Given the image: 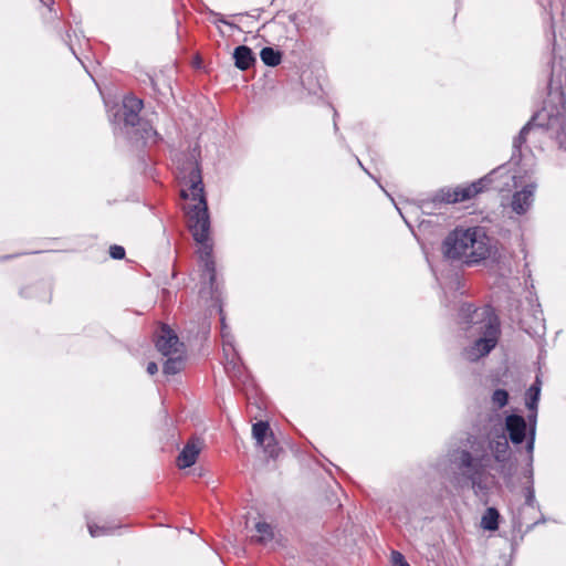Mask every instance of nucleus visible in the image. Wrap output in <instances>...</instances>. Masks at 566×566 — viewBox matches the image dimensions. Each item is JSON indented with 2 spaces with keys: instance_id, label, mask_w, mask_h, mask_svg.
Masks as SVG:
<instances>
[{
  "instance_id": "obj_24",
  "label": "nucleus",
  "mask_w": 566,
  "mask_h": 566,
  "mask_svg": "<svg viewBox=\"0 0 566 566\" xmlns=\"http://www.w3.org/2000/svg\"><path fill=\"white\" fill-rule=\"evenodd\" d=\"M87 527H88V532H90L92 537L109 535V534L113 533V531L115 528L113 526H105V525L104 526H98V525L92 524V523H88Z\"/></svg>"
},
{
  "instance_id": "obj_33",
  "label": "nucleus",
  "mask_w": 566,
  "mask_h": 566,
  "mask_svg": "<svg viewBox=\"0 0 566 566\" xmlns=\"http://www.w3.org/2000/svg\"><path fill=\"white\" fill-rule=\"evenodd\" d=\"M45 301H50L51 300V293L49 292L48 294V297H44Z\"/></svg>"
},
{
  "instance_id": "obj_29",
  "label": "nucleus",
  "mask_w": 566,
  "mask_h": 566,
  "mask_svg": "<svg viewBox=\"0 0 566 566\" xmlns=\"http://www.w3.org/2000/svg\"><path fill=\"white\" fill-rule=\"evenodd\" d=\"M144 134L142 137L145 139V142H156L157 133L153 127L143 128Z\"/></svg>"
},
{
  "instance_id": "obj_7",
  "label": "nucleus",
  "mask_w": 566,
  "mask_h": 566,
  "mask_svg": "<svg viewBox=\"0 0 566 566\" xmlns=\"http://www.w3.org/2000/svg\"><path fill=\"white\" fill-rule=\"evenodd\" d=\"M223 366L227 375L232 379L237 386L239 382L245 385L249 380V375L235 347H223Z\"/></svg>"
},
{
  "instance_id": "obj_18",
  "label": "nucleus",
  "mask_w": 566,
  "mask_h": 566,
  "mask_svg": "<svg viewBox=\"0 0 566 566\" xmlns=\"http://www.w3.org/2000/svg\"><path fill=\"white\" fill-rule=\"evenodd\" d=\"M541 385L542 382L539 377H536L535 381L526 391L525 403L528 410H535L537 408L541 395Z\"/></svg>"
},
{
  "instance_id": "obj_22",
  "label": "nucleus",
  "mask_w": 566,
  "mask_h": 566,
  "mask_svg": "<svg viewBox=\"0 0 566 566\" xmlns=\"http://www.w3.org/2000/svg\"><path fill=\"white\" fill-rule=\"evenodd\" d=\"M176 357H169L163 366V371L166 375H175L182 368V358L180 354H176Z\"/></svg>"
},
{
  "instance_id": "obj_2",
  "label": "nucleus",
  "mask_w": 566,
  "mask_h": 566,
  "mask_svg": "<svg viewBox=\"0 0 566 566\" xmlns=\"http://www.w3.org/2000/svg\"><path fill=\"white\" fill-rule=\"evenodd\" d=\"M459 323L467 325L476 338L471 346L462 352L464 359L476 361L489 355L497 345L501 335L500 318L491 305L475 307L463 303L459 308Z\"/></svg>"
},
{
  "instance_id": "obj_5",
  "label": "nucleus",
  "mask_w": 566,
  "mask_h": 566,
  "mask_svg": "<svg viewBox=\"0 0 566 566\" xmlns=\"http://www.w3.org/2000/svg\"><path fill=\"white\" fill-rule=\"evenodd\" d=\"M485 179H478L467 186H457L454 188H441L433 197L432 202L434 203H458L464 202L474 198L476 195L483 191Z\"/></svg>"
},
{
  "instance_id": "obj_30",
  "label": "nucleus",
  "mask_w": 566,
  "mask_h": 566,
  "mask_svg": "<svg viewBox=\"0 0 566 566\" xmlns=\"http://www.w3.org/2000/svg\"><path fill=\"white\" fill-rule=\"evenodd\" d=\"M146 370L149 375L153 376L158 371V366L155 361H150V363H148Z\"/></svg>"
},
{
  "instance_id": "obj_13",
  "label": "nucleus",
  "mask_w": 566,
  "mask_h": 566,
  "mask_svg": "<svg viewBox=\"0 0 566 566\" xmlns=\"http://www.w3.org/2000/svg\"><path fill=\"white\" fill-rule=\"evenodd\" d=\"M143 107L142 99L127 96L123 102L124 120L126 125L135 126L139 123V112Z\"/></svg>"
},
{
  "instance_id": "obj_16",
  "label": "nucleus",
  "mask_w": 566,
  "mask_h": 566,
  "mask_svg": "<svg viewBox=\"0 0 566 566\" xmlns=\"http://www.w3.org/2000/svg\"><path fill=\"white\" fill-rule=\"evenodd\" d=\"M530 415L527 416V429L528 437L526 441V452L528 457V465L532 467L533 463V452L535 447V437H536V419H537V408L535 410H530Z\"/></svg>"
},
{
  "instance_id": "obj_9",
  "label": "nucleus",
  "mask_w": 566,
  "mask_h": 566,
  "mask_svg": "<svg viewBox=\"0 0 566 566\" xmlns=\"http://www.w3.org/2000/svg\"><path fill=\"white\" fill-rule=\"evenodd\" d=\"M252 436L258 446L263 447L270 458H276L279 447L268 421H258L252 426Z\"/></svg>"
},
{
  "instance_id": "obj_32",
  "label": "nucleus",
  "mask_w": 566,
  "mask_h": 566,
  "mask_svg": "<svg viewBox=\"0 0 566 566\" xmlns=\"http://www.w3.org/2000/svg\"><path fill=\"white\" fill-rule=\"evenodd\" d=\"M38 290H39V286H33L31 289H28V291H29L28 294H25V290H22L21 294L25 295V296H32L34 294V292L38 291Z\"/></svg>"
},
{
  "instance_id": "obj_8",
  "label": "nucleus",
  "mask_w": 566,
  "mask_h": 566,
  "mask_svg": "<svg viewBox=\"0 0 566 566\" xmlns=\"http://www.w3.org/2000/svg\"><path fill=\"white\" fill-rule=\"evenodd\" d=\"M535 188L536 186L534 184H530L523 187L521 190L514 191L510 202L507 203V206L514 213L523 216L531 209L534 201ZM501 193H503V190H501ZM504 198L505 196L502 195L501 205L503 207H506V203H504Z\"/></svg>"
},
{
  "instance_id": "obj_10",
  "label": "nucleus",
  "mask_w": 566,
  "mask_h": 566,
  "mask_svg": "<svg viewBox=\"0 0 566 566\" xmlns=\"http://www.w3.org/2000/svg\"><path fill=\"white\" fill-rule=\"evenodd\" d=\"M182 343L179 342L177 334L166 324L161 325L159 335L156 339V348L164 356H172L182 353Z\"/></svg>"
},
{
  "instance_id": "obj_20",
  "label": "nucleus",
  "mask_w": 566,
  "mask_h": 566,
  "mask_svg": "<svg viewBox=\"0 0 566 566\" xmlns=\"http://www.w3.org/2000/svg\"><path fill=\"white\" fill-rule=\"evenodd\" d=\"M260 57L265 65L273 67L281 63L282 54L280 51L266 46L261 50Z\"/></svg>"
},
{
  "instance_id": "obj_12",
  "label": "nucleus",
  "mask_w": 566,
  "mask_h": 566,
  "mask_svg": "<svg viewBox=\"0 0 566 566\" xmlns=\"http://www.w3.org/2000/svg\"><path fill=\"white\" fill-rule=\"evenodd\" d=\"M198 149L195 148L189 156L180 155L177 165L181 177H200L201 171L197 161Z\"/></svg>"
},
{
  "instance_id": "obj_3",
  "label": "nucleus",
  "mask_w": 566,
  "mask_h": 566,
  "mask_svg": "<svg viewBox=\"0 0 566 566\" xmlns=\"http://www.w3.org/2000/svg\"><path fill=\"white\" fill-rule=\"evenodd\" d=\"M491 241L482 227H457L443 240L442 252L449 260L473 266L491 255Z\"/></svg>"
},
{
  "instance_id": "obj_21",
  "label": "nucleus",
  "mask_w": 566,
  "mask_h": 566,
  "mask_svg": "<svg viewBox=\"0 0 566 566\" xmlns=\"http://www.w3.org/2000/svg\"><path fill=\"white\" fill-rule=\"evenodd\" d=\"M528 467L527 475H528V485L524 488V496H525V505L534 507L536 504L535 500V490H534V481H533V465Z\"/></svg>"
},
{
  "instance_id": "obj_1",
  "label": "nucleus",
  "mask_w": 566,
  "mask_h": 566,
  "mask_svg": "<svg viewBox=\"0 0 566 566\" xmlns=\"http://www.w3.org/2000/svg\"><path fill=\"white\" fill-rule=\"evenodd\" d=\"M188 188L180 191V196L190 200L185 207L188 217V229L193 240L200 245L199 260L202 265V277L207 280L211 295L218 293L216 262L212 256L213 244L210 238V214L205 192L203 179H190Z\"/></svg>"
},
{
  "instance_id": "obj_15",
  "label": "nucleus",
  "mask_w": 566,
  "mask_h": 566,
  "mask_svg": "<svg viewBox=\"0 0 566 566\" xmlns=\"http://www.w3.org/2000/svg\"><path fill=\"white\" fill-rule=\"evenodd\" d=\"M234 65L241 70H248L255 62L252 50L247 45H240L233 52Z\"/></svg>"
},
{
  "instance_id": "obj_4",
  "label": "nucleus",
  "mask_w": 566,
  "mask_h": 566,
  "mask_svg": "<svg viewBox=\"0 0 566 566\" xmlns=\"http://www.w3.org/2000/svg\"><path fill=\"white\" fill-rule=\"evenodd\" d=\"M468 443V448L453 453L451 461L461 481L470 484L475 494L484 493L488 490V469L491 467L492 457L484 439L470 437Z\"/></svg>"
},
{
  "instance_id": "obj_28",
  "label": "nucleus",
  "mask_w": 566,
  "mask_h": 566,
  "mask_svg": "<svg viewBox=\"0 0 566 566\" xmlns=\"http://www.w3.org/2000/svg\"><path fill=\"white\" fill-rule=\"evenodd\" d=\"M109 254L115 260H122L125 256V249L122 245L114 244L109 248Z\"/></svg>"
},
{
  "instance_id": "obj_26",
  "label": "nucleus",
  "mask_w": 566,
  "mask_h": 566,
  "mask_svg": "<svg viewBox=\"0 0 566 566\" xmlns=\"http://www.w3.org/2000/svg\"><path fill=\"white\" fill-rule=\"evenodd\" d=\"M221 338L223 347H233L234 346V337L230 332V328L221 329Z\"/></svg>"
},
{
  "instance_id": "obj_19",
  "label": "nucleus",
  "mask_w": 566,
  "mask_h": 566,
  "mask_svg": "<svg viewBox=\"0 0 566 566\" xmlns=\"http://www.w3.org/2000/svg\"><path fill=\"white\" fill-rule=\"evenodd\" d=\"M500 513L495 507H488L482 515L481 526L486 531H496L499 528Z\"/></svg>"
},
{
  "instance_id": "obj_11",
  "label": "nucleus",
  "mask_w": 566,
  "mask_h": 566,
  "mask_svg": "<svg viewBox=\"0 0 566 566\" xmlns=\"http://www.w3.org/2000/svg\"><path fill=\"white\" fill-rule=\"evenodd\" d=\"M505 430L509 439L513 444H521L527 441L528 429L524 417L520 415H509L505 418Z\"/></svg>"
},
{
  "instance_id": "obj_31",
  "label": "nucleus",
  "mask_w": 566,
  "mask_h": 566,
  "mask_svg": "<svg viewBox=\"0 0 566 566\" xmlns=\"http://www.w3.org/2000/svg\"><path fill=\"white\" fill-rule=\"evenodd\" d=\"M219 315H220L221 329L228 328V325L226 322V316H224L223 308L221 305L219 306Z\"/></svg>"
},
{
  "instance_id": "obj_6",
  "label": "nucleus",
  "mask_w": 566,
  "mask_h": 566,
  "mask_svg": "<svg viewBox=\"0 0 566 566\" xmlns=\"http://www.w3.org/2000/svg\"><path fill=\"white\" fill-rule=\"evenodd\" d=\"M488 452H492L493 459L500 464V472L504 476L511 478L513 463L511 460V450L509 440L504 434L499 436L496 439H492L486 443Z\"/></svg>"
},
{
  "instance_id": "obj_27",
  "label": "nucleus",
  "mask_w": 566,
  "mask_h": 566,
  "mask_svg": "<svg viewBox=\"0 0 566 566\" xmlns=\"http://www.w3.org/2000/svg\"><path fill=\"white\" fill-rule=\"evenodd\" d=\"M391 559L392 566H410L406 560L405 556L398 551L391 552Z\"/></svg>"
},
{
  "instance_id": "obj_23",
  "label": "nucleus",
  "mask_w": 566,
  "mask_h": 566,
  "mask_svg": "<svg viewBox=\"0 0 566 566\" xmlns=\"http://www.w3.org/2000/svg\"><path fill=\"white\" fill-rule=\"evenodd\" d=\"M491 401L494 407L501 409L509 402V392L505 389H496L492 394Z\"/></svg>"
},
{
  "instance_id": "obj_34",
  "label": "nucleus",
  "mask_w": 566,
  "mask_h": 566,
  "mask_svg": "<svg viewBox=\"0 0 566 566\" xmlns=\"http://www.w3.org/2000/svg\"><path fill=\"white\" fill-rule=\"evenodd\" d=\"M543 522H545V520H544V518H542L541 521L535 522L534 524H535V525H538V523H543Z\"/></svg>"
},
{
  "instance_id": "obj_17",
  "label": "nucleus",
  "mask_w": 566,
  "mask_h": 566,
  "mask_svg": "<svg viewBox=\"0 0 566 566\" xmlns=\"http://www.w3.org/2000/svg\"><path fill=\"white\" fill-rule=\"evenodd\" d=\"M256 535L252 536V541L262 545H268L274 538V532L271 524L266 522H258L255 524Z\"/></svg>"
},
{
  "instance_id": "obj_25",
  "label": "nucleus",
  "mask_w": 566,
  "mask_h": 566,
  "mask_svg": "<svg viewBox=\"0 0 566 566\" xmlns=\"http://www.w3.org/2000/svg\"><path fill=\"white\" fill-rule=\"evenodd\" d=\"M534 127L533 122L527 123L520 132L518 136L513 142V147L518 149L526 139V134Z\"/></svg>"
},
{
  "instance_id": "obj_14",
  "label": "nucleus",
  "mask_w": 566,
  "mask_h": 566,
  "mask_svg": "<svg viewBox=\"0 0 566 566\" xmlns=\"http://www.w3.org/2000/svg\"><path fill=\"white\" fill-rule=\"evenodd\" d=\"M200 452V446L195 440H189L177 458L179 469H186L193 465Z\"/></svg>"
}]
</instances>
